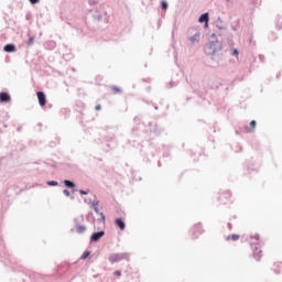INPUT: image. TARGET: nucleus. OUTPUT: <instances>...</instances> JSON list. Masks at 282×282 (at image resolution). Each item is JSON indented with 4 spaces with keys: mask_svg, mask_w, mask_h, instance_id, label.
I'll return each instance as SVG.
<instances>
[{
    "mask_svg": "<svg viewBox=\"0 0 282 282\" xmlns=\"http://www.w3.org/2000/svg\"><path fill=\"white\" fill-rule=\"evenodd\" d=\"M85 204H88V206H91L94 204V200L91 198H84Z\"/></svg>",
    "mask_w": 282,
    "mask_h": 282,
    "instance_id": "ea45409f",
    "label": "nucleus"
},
{
    "mask_svg": "<svg viewBox=\"0 0 282 282\" xmlns=\"http://www.w3.org/2000/svg\"><path fill=\"white\" fill-rule=\"evenodd\" d=\"M257 246H259L260 248L261 246H265V242L261 240L259 234L250 237V247L252 250V257L256 259V261H261V257H263V251Z\"/></svg>",
    "mask_w": 282,
    "mask_h": 282,
    "instance_id": "f03ea898",
    "label": "nucleus"
},
{
    "mask_svg": "<svg viewBox=\"0 0 282 282\" xmlns=\"http://www.w3.org/2000/svg\"><path fill=\"white\" fill-rule=\"evenodd\" d=\"M214 34H217L218 39H224V37H221V31H220V30H219V31L214 32Z\"/></svg>",
    "mask_w": 282,
    "mask_h": 282,
    "instance_id": "09e8293b",
    "label": "nucleus"
},
{
    "mask_svg": "<svg viewBox=\"0 0 282 282\" xmlns=\"http://www.w3.org/2000/svg\"><path fill=\"white\" fill-rule=\"evenodd\" d=\"M63 195H65V197H69V199L72 200L76 199V197L72 195V192H69V189H63Z\"/></svg>",
    "mask_w": 282,
    "mask_h": 282,
    "instance_id": "2f4dec72",
    "label": "nucleus"
},
{
    "mask_svg": "<svg viewBox=\"0 0 282 282\" xmlns=\"http://www.w3.org/2000/svg\"><path fill=\"white\" fill-rule=\"evenodd\" d=\"M75 228L77 235H85V232H87V227L85 225H77Z\"/></svg>",
    "mask_w": 282,
    "mask_h": 282,
    "instance_id": "4be33fe9",
    "label": "nucleus"
},
{
    "mask_svg": "<svg viewBox=\"0 0 282 282\" xmlns=\"http://www.w3.org/2000/svg\"><path fill=\"white\" fill-rule=\"evenodd\" d=\"M191 43H199V32H196L193 36L189 37Z\"/></svg>",
    "mask_w": 282,
    "mask_h": 282,
    "instance_id": "7c9ffc66",
    "label": "nucleus"
},
{
    "mask_svg": "<svg viewBox=\"0 0 282 282\" xmlns=\"http://www.w3.org/2000/svg\"><path fill=\"white\" fill-rule=\"evenodd\" d=\"M141 154L144 162H151V158H155V149H153L152 145H148L147 148L141 150Z\"/></svg>",
    "mask_w": 282,
    "mask_h": 282,
    "instance_id": "0eeeda50",
    "label": "nucleus"
},
{
    "mask_svg": "<svg viewBox=\"0 0 282 282\" xmlns=\"http://www.w3.org/2000/svg\"><path fill=\"white\" fill-rule=\"evenodd\" d=\"M149 127H150V132L154 133V135H160V133L164 131V129L160 128V126H158V123L155 122H149Z\"/></svg>",
    "mask_w": 282,
    "mask_h": 282,
    "instance_id": "9b49d317",
    "label": "nucleus"
},
{
    "mask_svg": "<svg viewBox=\"0 0 282 282\" xmlns=\"http://www.w3.org/2000/svg\"><path fill=\"white\" fill-rule=\"evenodd\" d=\"M86 221H88V224H96V217L94 216V212H88V214L86 215Z\"/></svg>",
    "mask_w": 282,
    "mask_h": 282,
    "instance_id": "aec40b11",
    "label": "nucleus"
},
{
    "mask_svg": "<svg viewBox=\"0 0 282 282\" xmlns=\"http://www.w3.org/2000/svg\"><path fill=\"white\" fill-rule=\"evenodd\" d=\"M129 257H131L129 252L112 253L108 257V261L109 263H119L122 260L129 261Z\"/></svg>",
    "mask_w": 282,
    "mask_h": 282,
    "instance_id": "39448f33",
    "label": "nucleus"
},
{
    "mask_svg": "<svg viewBox=\"0 0 282 282\" xmlns=\"http://www.w3.org/2000/svg\"><path fill=\"white\" fill-rule=\"evenodd\" d=\"M227 228H228V230H232V224L228 223Z\"/></svg>",
    "mask_w": 282,
    "mask_h": 282,
    "instance_id": "4d7b16f0",
    "label": "nucleus"
},
{
    "mask_svg": "<svg viewBox=\"0 0 282 282\" xmlns=\"http://www.w3.org/2000/svg\"><path fill=\"white\" fill-rule=\"evenodd\" d=\"M96 3H98V1H96V0H88V4L89 6H96Z\"/></svg>",
    "mask_w": 282,
    "mask_h": 282,
    "instance_id": "49530a36",
    "label": "nucleus"
},
{
    "mask_svg": "<svg viewBox=\"0 0 282 282\" xmlns=\"http://www.w3.org/2000/svg\"><path fill=\"white\" fill-rule=\"evenodd\" d=\"M89 257H91V251L85 250V251L83 252V254L80 256V260H82V261H85L86 259H89Z\"/></svg>",
    "mask_w": 282,
    "mask_h": 282,
    "instance_id": "c756f323",
    "label": "nucleus"
},
{
    "mask_svg": "<svg viewBox=\"0 0 282 282\" xmlns=\"http://www.w3.org/2000/svg\"><path fill=\"white\" fill-rule=\"evenodd\" d=\"M61 113H64V116H69V109H67V108H63V109H61Z\"/></svg>",
    "mask_w": 282,
    "mask_h": 282,
    "instance_id": "e433bc0d",
    "label": "nucleus"
},
{
    "mask_svg": "<svg viewBox=\"0 0 282 282\" xmlns=\"http://www.w3.org/2000/svg\"><path fill=\"white\" fill-rule=\"evenodd\" d=\"M239 28H241V20L237 19L234 22H231V30H234V32H237Z\"/></svg>",
    "mask_w": 282,
    "mask_h": 282,
    "instance_id": "412c9836",
    "label": "nucleus"
},
{
    "mask_svg": "<svg viewBox=\"0 0 282 282\" xmlns=\"http://www.w3.org/2000/svg\"><path fill=\"white\" fill-rule=\"evenodd\" d=\"M197 86H198L197 84L192 85L193 93L197 94L198 98H202L203 100H205L206 95L204 94V91L197 89Z\"/></svg>",
    "mask_w": 282,
    "mask_h": 282,
    "instance_id": "a211bd4d",
    "label": "nucleus"
},
{
    "mask_svg": "<svg viewBox=\"0 0 282 282\" xmlns=\"http://www.w3.org/2000/svg\"><path fill=\"white\" fill-rule=\"evenodd\" d=\"M12 96H10V93L8 91H1L0 93V102L2 105H8V102H11Z\"/></svg>",
    "mask_w": 282,
    "mask_h": 282,
    "instance_id": "ddd939ff",
    "label": "nucleus"
},
{
    "mask_svg": "<svg viewBox=\"0 0 282 282\" xmlns=\"http://www.w3.org/2000/svg\"><path fill=\"white\" fill-rule=\"evenodd\" d=\"M37 127H43V123H37Z\"/></svg>",
    "mask_w": 282,
    "mask_h": 282,
    "instance_id": "0e129e2a",
    "label": "nucleus"
},
{
    "mask_svg": "<svg viewBox=\"0 0 282 282\" xmlns=\"http://www.w3.org/2000/svg\"><path fill=\"white\" fill-rule=\"evenodd\" d=\"M232 197V192L227 191L223 193L217 199L220 204H227L228 200Z\"/></svg>",
    "mask_w": 282,
    "mask_h": 282,
    "instance_id": "f8f14e48",
    "label": "nucleus"
},
{
    "mask_svg": "<svg viewBox=\"0 0 282 282\" xmlns=\"http://www.w3.org/2000/svg\"><path fill=\"white\" fill-rule=\"evenodd\" d=\"M254 129H257V121L251 120L249 126H245V133H253Z\"/></svg>",
    "mask_w": 282,
    "mask_h": 282,
    "instance_id": "4468645a",
    "label": "nucleus"
},
{
    "mask_svg": "<svg viewBox=\"0 0 282 282\" xmlns=\"http://www.w3.org/2000/svg\"><path fill=\"white\" fill-rule=\"evenodd\" d=\"M115 226L117 228H119V230H126L127 223H124V219H122V218H116L115 219Z\"/></svg>",
    "mask_w": 282,
    "mask_h": 282,
    "instance_id": "2eb2a0df",
    "label": "nucleus"
},
{
    "mask_svg": "<svg viewBox=\"0 0 282 282\" xmlns=\"http://www.w3.org/2000/svg\"><path fill=\"white\" fill-rule=\"evenodd\" d=\"M259 61H261V63H265V56L259 55Z\"/></svg>",
    "mask_w": 282,
    "mask_h": 282,
    "instance_id": "8fccbe9b",
    "label": "nucleus"
},
{
    "mask_svg": "<svg viewBox=\"0 0 282 282\" xmlns=\"http://www.w3.org/2000/svg\"><path fill=\"white\" fill-rule=\"evenodd\" d=\"M31 6H36V3H41V0H29Z\"/></svg>",
    "mask_w": 282,
    "mask_h": 282,
    "instance_id": "a18cd8bd",
    "label": "nucleus"
},
{
    "mask_svg": "<svg viewBox=\"0 0 282 282\" xmlns=\"http://www.w3.org/2000/svg\"><path fill=\"white\" fill-rule=\"evenodd\" d=\"M47 186H58V181H47Z\"/></svg>",
    "mask_w": 282,
    "mask_h": 282,
    "instance_id": "f704fd0d",
    "label": "nucleus"
},
{
    "mask_svg": "<svg viewBox=\"0 0 282 282\" xmlns=\"http://www.w3.org/2000/svg\"><path fill=\"white\" fill-rule=\"evenodd\" d=\"M93 19H94V21H101L102 20V13L100 11L96 10L93 13Z\"/></svg>",
    "mask_w": 282,
    "mask_h": 282,
    "instance_id": "a878e982",
    "label": "nucleus"
},
{
    "mask_svg": "<svg viewBox=\"0 0 282 282\" xmlns=\"http://www.w3.org/2000/svg\"><path fill=\"white\" fill-rule=\"evenodd\" d=\"M204 232V229L202 228V223L196 224L191 230L189 235L192 239H198L199 235Z\"/></svg>",
    "mask_w": 282,
    "mask_h": 282,
    "instance_id": "6e6552de",
    "label": "nucleus"
},
{
    "mask_svg": "<svg viewBox=\"0 0 282 282\" xmlns=\"http://www.w3.org/2000/svg\"><path fill=\"white\" fill-rule=\"evenodd\" d=\"M113 275L115 276H122V271L117 270V271L113 272Z\"/></svg>",
    "mask_w": 282,
    "mask_h": 282,
    "instance_id": "37998d69",
    "label": "nucleus"
},
{
    "mask_svg": "<svg viewBox=\"0 0 282 282\" xmlns=\"http://www.w3.org/2000/svg\"><path fill=\"white\" fill-rule=\"evenodd\" d=\"M276 78H281V73H278V74H276Z\"/></svg>",
    "mask_w": 282,
    "mask_h": 282,
    "instance_id": "680f3d73",
    "label": "nucleus"
},
{
    "mask_svg": "<svg viewBox=\"0 0 282 282\" xmlns=\"http://www.w3.org/2000/svg\"><path fill=\"white\" fill-rule=\"evenodd\" d=\"M160 8L163 12H166V10H169V2L166 0H162L160 3Z\"/></svg>",
    "mask_w": 282,
    "mask_h": 282,
    "instance_id": "c85d7f7f",
    "label": "nucleus"
},
{
    "mask_svg": "<svg viewBox=\"0 0 282 282\" xmlns=\"http://www.w3.org/2000/svg\"><path fill=\"white\" fill-rule=\"evenodd\" d=\"M204 23V28H208V22H203Z\"/></svg>",
    "mask_w": 282,
    "mask_h": 282,
    "instance_id": "bf43d9fd",
    "label": "nucleus"
},
{
    "mask_svg": "<svg viewBox=\"0 0 282 282\" xmlns=\"http://www.w3.org/2000/svg\"><path fill=\"white\" fill-rule=\"evenodd\" d=\"M4 258L7 259L8 263H11L12 265H14V263H17V259H14V257L10 253H7L4 256Z\"/></svg>",
    "mask_w": 282,
    "mask_h": 282,
    "instance_id": "bb28decb",
    "label": "nucleus"
},
{
    "mask_svg": "<svg viewBox=\"0 0 282 282\" xmlns=\"http://www.w3.org/2000/svg\"><path fill=\"white\" fill-rule=\"evenodd\" d=\"M26 21H30V19H32V13H26Z\"/></svg>",
    "mask_w": 282,
    "mask_h": 282,
    "instance_id": "6e6d98bb",
    "label": "nucleus"
},
{
    "mask_svg": "<svg viewBox=\"0 0 282 282\" xmlns=\"http://www.w3.org/2000/svg\"><path fill=\"white\" fill-rule=\"evenodd\" d=\"M276 28L279 30H282V17L278 18V20H276Z\"/></svg>",
    "mask_w": 282,
    "mask_h": 282,
    "instance_id": "72a5a7b5",
    "label": "nucleus"
},
{
    "mask_svg": "<svg viewBox=\"0 0 282 282\" xmlns=\"http://www.w3.org/2000/svg\"><path fill=\"white\" fill-rule=\"evenodd\" d=\"M18 131H21V127L18 128Z\"/></svg>",
    "mask_w": 282,
    "mask_h": 282,
    "instance_id": "774afa93",
    "label": "nucleus"
},
{
    "mask_svg": "<svg viewBox=\"0 0 282 282\" xmlns=\"http://www.w3.org/2000/svg\"><path fill=\"white\" fill-rule=\"evenodd\" d=\"M158 165H159V166H162V162L159 161V162H158Z\"/></svg>",
    "mask_w": 282,
    "mask_h": 282,
    "instance_id": "e2e57ef3",
    "label": "nucleus"
},
{
    "mask_svg": "<svg viewBox=\"0 0 282 282\" xmlns=\"http://www.w3.org/2000/svg\"><path fill=\"white\" fill-rule=\"evenodd\" d=\"M239 151H242V148H241V147H239V150H238V152H239Z\"/></svg>",
    "mask_w": 282,
    "mask_h": 282,
    "instance_id": "338daca9",
    "label": "nucleus"
},
{
    "mask_svg": "<svg viewBox=\"0 0 282 282\" xmlns=\"http://www.w3.org/2000/svg\"><path fill=\"white\" fill-rule=\"evenodd\" d=\"M50 50H54L56 47V42H50Z\"/></svg>",
    "mask_w": 282,
    "mask_h": 282,
    "instance_id": "79ce46f5",
    "label": "nucleus"
},
{
    "mask_svg": "<svg viewBox=\"0 0 282 282\" xmlns=\"http://www.w3.org/2000/svg\"><path fill=\"white\" fill-rule=\"evenodd\" d=\"M216 28L218 29V30H226V28L225 26H221V24H219V22H217V24H216Z\"/></svg>",
    "mask_w": 282,
    "mask_h": 282,
    "instance_id": "de8ad7c7",
    "label": "nucleus"
},
{
    "mask_svg": "<svg viewBox=\"0 0 282 282\" xmlns=\"http://www.w3.org/2000/svg\"><path fill=\"white\" fill-rule=\"evenodd\" d=\"M204 52L206 56H210L212 61L219 63V56L224 52V39H219L217 33H212L209 35L208 42L204 45Z\"/></svg>",
    "mask_w": 282,
    "mask_h": 282,
    "instance_id": "f257e3e1",
    "label": "nucleus"
},
{
    "mask_svg": "<svg viewBox=\"0 0 282 282\" xmlns=\"http://www.w3.org/2000/svg\"><path fill=\"white\" fill-rule=\"evenodd\" d=\"M105 237V230L95 231L90 235V243H98Z\"/></svg>",
    "mask_w": 282,
    "mask_h": 282,
    "instance_id": "1a4fd4ad",
    "label": "nucleus"
},
{
    "mask_svg": "<svg viewBox=\"0 0 282 282\" xmlns=\"http://www.w3.org/2000/svg\"><path fill=\"white\" fill-rule=\"evenodd\" d=\"M135 124H140V121L142 120L140 116L134 117Z\"/></svg>",
    "mask_w": 282,
    "mask_h": 282,
    "instance_id": "a19ab883",
    "label": "nucleus"
},
{
    "mask_svg": "<svg viewBox=\"0 0 282 282\" xmlns=\"http://www.w3.org/2000/svg\"><path fill=\"white\" fill-rule=\"evenodd\" d=\"M101 138L106 142H113L116 140V127H106V130L101 133Z\"/></svg>",
    "mask_w": 282,
    "mask_h": 282,
    "instance_id": "423d86ee",
    "label": "nucleus"
},
{
    "mask_svg": "<svg viewBox=\"0 0 282 282\" xmlns=\"http://www.w3.org/2000/svg\"><path fill=\"white\" fill-rule=\"evenodd\" d=\"M94 276V279H98V276H100V274H95V275H93Z\"/></svg>",
    "mask_w": 282,
    "mask_h": 282,
    "instance_id": "052dcab7",
    "label": "nucleus"
},
{
    "mask_svg": "<svg viewBox=\"0 0 282 282\" xmlns=\"http://www.w3.org/2000/svg\"><path fill=\"white\" fill-rule=\"evenodd\" d=\"M281 270H282V262H278L273 264V272H275L276 274H281Z\"/></svg>",
    "mask_w": 282,
    "mask_h": 282,
    "instance_id": "393cba45",
    "label": "nucleus"
},
{
    "mask_svg": "<svg viewBox=\"0 0 282 282\" xmlns=\"http://www.w3.org/2000/svg\"><path fill=\"white\" fill-rule=\"evenodd\" d=\"M36 97H37L40 107H45L47 105V96L43 93V90H39L36 93Z\"/></svg>",
    "mask_w": 282,
    "mask_h": 282,
    "instance_id": "9d476101",
    "label": "nucleus"
},
{
    "mask_svg": "<svg viewBox=\"0 0 282 282\" xmlns=\"http://www.w3.org/2000/svg\"><path fill=\"white\" fill-rule=\"evenodd\" d=\"M110 89L115 95L122 94V89L116 85L110 86Z\"/></svg>",
    "mask_w": 282,
    "mask_h": 282,
    "instance_id": "cd10ccee",
    "label": "nucleus"
},
{
    "mask_svg": "<svg viewBox=\"0 0 282 282\" xmlns=\"http://www.w3.org/2000/svg\"><path fill=\"white\" fill-rule=\"evenodd\" d=\"M177 85H178V82L171 80V82L166 85V88H167V89H173V87H177Z\"/></svg>",
    "mask_w": 282,
    "mask_h": 282,
    "instance_id": "473e14b6",
    "label": "nucleus"
},
{
    "mask_svg": "<svg viewBox=\"0 0 282 282\" xmlns=\"http://www.w3.org/2000/svg\"><path fill=\"white\" fill-rule=\"evenodd\" d=\"M209 21H210V13L208 12L200 14L198 18V23H209Z\"/></svg>",
    "mask_w": 282,
    "mask_h": 282,
    "instance_id": "f3484780",
    "label": "nucleus"
},
{
    "mask_svg": "<svg viewBox=\"0 0 282 282\" xmlns=\"http://www.w3.org/2000/svg\"><path fill=\"white\" fill-rule=\"evenodd\" d=\"M129 143L132 142V145L135 147V142L138 145L142 144L144 142V132H139L138 128L132 129V137L128 141Z\"/></svg>",
    "mask_w": 282,
    "mask_h": 282,
    "instance_id": "7ed1b4c3",
    "label": "nucleus"
},
{
    "mask_svg": "<svg viewBox=\"0 0 282 282\" xmlns=\"http://www.w3.org/2000/svg\"><path fill=\"white\" fill-rule=\"evenodd\" d=\"M26 45L29 46L34 45V36L29 37V40L26 41Z\"/></svg>",
    "mask_w": 282,
    "mask_h": 282,
    "instance_id": "c9c22d12",
    "label": "nucleus"
},
{
    "mask_svg": "<svg viewBox=\"0 0 282 282\" xmlns=\"http://www.w3.org/2000/svg\"><path fill=\"white\" fill-rule=\"evenodd\" d=\"M75 228L80 226V220L78 218H74Z\"/></svg>",
    "mask_w": 282,
    "mask_h": 282,
    "instance_id": "c03bdc74",
    "label": "nucleus"
},
{
    "mask_svg": "<svg viewBox=\"0 0 282 282\" xmlns=\"http://www.w3.org/2000/svg\"><path fill=\"white\" fill-rule=\"evenodd\" d=\"M239 239H241V236L240 235H237V234H232L230 236H227L226 238V241H239Z\"/></svg>",
    "mask_w": 282,
    "mask_h": 282,
    "instance_id": "b1692460",
    "label": "nucleus"
},
{
    "mask_svg": "<svg viewBox=\"0 0 282 282\" xmlns=\"http://www.w3.org/2000/svg\"><path fill=\"white\" fill-rule=\"evenodd\" d=\"M79 195H89V189H79Z\"/></svg>",
    "mask_w": 282,
    "mask_h": 282,
    "instance_id": "58836bf2",
    "label": "nucleus"
},
{
    "mask_svg": "<svg viewBox=\"0 0 282 282\" xmlns=\"http://www.w3.org/2000/svg\"><path fill=\"white\" fill-rule=\"evenodd\" d=\"M3 127H4V129H8V124H6V123L3 124Z\"/></svg>",
    "mask_w": 282,
    "mask_h": 282,
    "instance_id": "69168bd1",
    "label": "nucleus"
},
{
    "mask_svg": "<svg viewBox=\"0 0 282 282\" xmlns=\"http://www.w3.org/2000/svg\"><path fill=\"white\" fill-rule=\"evenodd\" d=\"M0 162L1 163L6 162V156L0 158Z\"/></svg>",
    "mask_w": 282,
    "mask_h": 282,
    "instance_id": "13d9d810",
    "label": "nucleus"
},
{
    "mask_svg": "<svg viewBox=\"0 0 282 282\" xmlns=\"http://www.w3.org/2000/svg\"><path fill=\"white\" fill-rule=\"evenodd\" d=\"M147 104L149 105V104H151V105H153V107H154V109H155V111H158V109H159V107H158V105H155V104H153V101H147Z\"/></svg>",
    "mask_w": 282,
    "mask_h": 282,
    "instance_id": "3c124183",
    "label": "nucleus"
},
{
    "mask_svg": "<svg viewBox=\"0 0 282 282\" xmlns=\"http://www.w3.org/2000/svg\"><path fill=\"white\" fill-rule=\"evenodd\" d=\"M231 56H239V50L232 48L231 50Z\"/></svg>",
    "mask_w": 282,
    "mask_h": 282,
    "instance_id": "4c0bfd02",
    "label": "nucleus"
},
{
    "mask_svg": "<svg viewBox=\"0 0 282 282\" xmlns=\"http://www.w3.org/2000/svg\"><path fill=\"white\" fill-rule=\"evenodd\" d=\"M10 120V115L6 111L0 112V122H8Z\"/></svg>",
    "mask_w": 282,
    "mask_h": 282,
    "instance_id": "5701e85b",
    "label": "nucleus"
},
{
    "mask_svg": "<svg viewBox=\"0 0 282 282\" xmlns=\"http://www.w3.org/2000/svg\"><path fill=\"white\" fill-rule=\"evenodd\" d=\"M94 197H95V199L93 200L90 208H93V210L96 213V215L100 216L99 218H97V221L105 224L107 217L105 216V213L100 212V208L98 207V206H100V200L96 199V195Z\"/></svg>",
    "mask_w": 282,
    "mask_h": 282,
    "instance_id": "20e7f679",
    "label": "nucleus"
},
{
    "mask_svg": "<svg viewBox=\"0 0 282 282\" xmlns=\"http://www.w3.org/2000/svg\"><path fill=\"white\" fill-rule=\"evenodd\" d=\"M100 109H102V106H101V105H97V106L95 107V110H96V111H100Z\"/></svg>",
    "mask_w": 282,
    "mask_h": 282,
    "instance_id": "864d4df0",
    "label": "nucleus"
},
{
    "mask_svg": "<svg viewBox=\"0 0 282 282\" xmlns=\"http://www.w3.org/2000/svg\"><path fill=\"white\" fill-rule=\"evenodd\" d=\"M63 184L65 186V188H76V183L72 180H64Z\"/></svg>",
    "mask_w": 282,
    "mask_h": 282,
    "instance_id": "6ab92c4d",
    "label": "nucleus"
},
{
    "mask_svg": "<svg viewBox=\"0 0 282 282\" xmlns=\"http://www.w3.org/2000/svg\"><path fill=\"white\" fill-rule=\"evenodd\" d=\"M77 118H79V122H80V124H83V112H80V115L77 116Z\"/></svg>",
    "mask_w": 282,
    "mask_h": 282,
    "instance_id": "5fc2aeb1",
    "label": "nucleus"
},
{
    "mask_svg": "<svg viewBox=\"0 0 282 282\" xmlns=\"http://www.w3.org/2000/svg\"><path fill=\"white\" fill-rule=\"evenodd\" d=\"M70 193H79V189L77 187L70 188Z\"/></svg>",
    "mask_w": 282,
    "mask_h": 282,
    "instance_id": "603ef678",
    "label": "nucleus"
},
{
    "mask_svg": "<svg viewBox=\"0 0 282 282\" xmlns=\"http://www.w3.org/2000/svg\"><path fill=\"white\" fill-rule=\"evenodd\" d=\"M3 52H7L8 54H13V52H17V45L13 43L6 44L3 46Z\"/></svg>",
    "mask_w": 282,
    "mask_h": 282,
    "instance_id": "dca6fc26",
    "label": "nucleus"
}]
</instances>
